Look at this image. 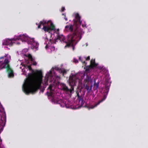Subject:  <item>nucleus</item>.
I'll use <instances>...</instances> for the list:
<instances>
[{
    "label": "nucleus",
    "instance_id": "1",
    "mask_svg": "<svg viewBox=\"0 0 148 148\" xmlns=\"http://www.w3.org/2000/svg\"><path fill=\"white\" fill-rule=\"evenodd\" d=\"M42 75L41 70H36L32 73L28 75L23 90L25 93L29 95L30 93H35L41 87L42 81Z\"/></svg>",
    "mask_w": 148,
    "mask_h": 148
},
{
    "label": "nucleus",
    "instance_id": "2",
    "mask_svg": "<svg viewBox=\"0 0 148 148\" xmlns=\"http://www.w3.org/2000/svg\"><path fill=\"white\" fill-rule=\"evenodd\" d=\"M81 34L77 31L75 32L73 35H70L69 36L68 38V42H66V45L65 46V48L70 47L72 46L73 50H74V44H76L81 39Z\"/></svg>",
    "mask_w": 148,
    "mask_h": 148
},
{
    "label": "nucleus",
    "instance_id": "3",
    "mask_svg": "<svg viewBox=\"0 0 148 148\" xmlns=\"http://www.w3.org/2000/svg\"><path fill=\"white\" fill-rule=\"evenodd\" d=\"M79 77L78 74H75L70 76L69 78V84L71 86V89H69L68 87L64 84H62V90L65 92H70L71 93L74 90V86L76 84L77 80H79Z\"/></svg>",
    "mask_w": 148,
    "mask_h": 148
},
{
    "label": "nucleus",
    "instance_id": "4",
    "mask_svg": "<svg viewBox=\"0 0 148 148\" xmlns=\"http://www.w3.org/2000/svg\"><path fill=\"white\" fill-rule=\"evenodd\" d=\"M49 21H47L46 20H43L40 21L38 24L37 23H36V25H38V28H40L41 25H43V28L42 29L45 32H48L50 33V32L52 30L55 31L56 29L55 27L54 24L52 23H51L50 25V27H47L46 26H44V25L46 24H48L49 22Z\"/></svg>",
    "mask_w": 148,
    "mask_h": 148
},
{
    "label": "nucleus",
    "instance_id": "5",
    "mask_svg": "<svg viewBox=\"0 0 148 148\" xmlns=\"http://www.w3.org/2000/svg\"><path fill=\"white\" fill-rule=\"evenodd\" d=\"M65 29L66 31L68 32H70L71 33V34L68 36V37L69 35L73 34L76 30H77L78 32H79L81 34V32L77 28H76L75 29H74V30L73 25L72 24L66 25L65 26Z\"/></svg>",
    "mask_w": 148,
    "mask_h": 148
},
{
    "label": "nucleus",
    "instance_id": "6",
    "mask_svg": "<svg viewBox=\"0 0 148 148\" xmlns=\"http://www.w3.org/2000/svg\"><path fill=\"white\" fill-rule=\"evenodd\" d=\"M97 65V64L95 62V59H92L90 61V64L89 65L84 67L85 71L86 72H88L90 69H93L96 67Z\"/></svg>",
    "mask_w": 148,
    "mask_h": 148
},
{
    "label": "nucleus",
    "instance_id": "7",
    "mask_svg": "<svg viewBox=\"0 0 148 148\" xmlns=\"http://www.w3.org/2000/svg\"><path fill=\"white\" fill-rule=\"evenodd\" d=\"M27 42L28 44L33 45L35 48H37L38 47V44L35 42L34 38H31L28 37Z\"/></svg>",
    "mask_w": 148,
    "mask_h": 148
},
{
    "label": "nucleus",
    "instance_id": "8",
    "mask_svg": "<svg viewBox=\"0 0 148 148\" xmlns=\"http://www.w3.org/2000/svg\"><path fill=\"white\" fill-rule=\"evenodd\" d=\"M6 69L8 72V77H13L14 76L13 71L10 68V66L9 65L7 66Z\"/></svg>",
    "mask_w": 148,
    "mask_h": 148
},
{
    "label": "nucleus",
    "instance_id": "9",
    "mask_svg": "<svg viewBox=\"0 0 148 148\" xmlns=\"http://www.w3.org/2000/svg\"><path fill=\"white\" fill-rule=\"evenodd\" d=\"M28 37L26 34L21 35L19 36L17 39H16V40L20 39L22 41H27Z\"/></svg>",
    "mask_w": 148,
    "mask_h": 148
},
{
    "label": "nucleus",
    "instance_id": "10",
    "mask_svg": "<svg viewBox=\"0 0 148 148\" xmlns=\"http://www.w3.org/2000/svg\"><path fill=\"white\" fill-rule=\"evenodd\" d=\"M28 37L26 34L21 35L19 36L17 39H16V40L20 39L22 41H27Z\"/></svg>",
    "mask_w": 148,
    "mask_h": 148
},
{
    "label": "nucleus",
    "instance_id": "11",
    "mask_svg": "<svg viewBox=\"0 0 148 148\" xmlns=\"http://www.w3.org/2000/svg\"><path fill=\"white\" fill-rule=\"evenodd\" d=\"M75 18L76 20H75L74 23L75 24H78L81 25L82 21L80 20V16L78 13H77L75 15Z\"/></svg>",
    "mask_w": 148,
    "mask_h": 148
},
{
    "label": "nucleus",
    "instance_id": "12",
    "mask_svg": "<svg viewBox=\"0 0 148 148\" xmlns=\"http://www.w3.org/2000/svg\"><path fill=\"white\" fill-rule=\"evenodd\" d=\"M16 39L15 38H12L11 40L8 39L5 40L3 43V44L4 45H12V40H15Z\"/></svg>",
    "mask_w": 148,
    "mask_h": 148
},
{
    "label": "nucleus",
    "instance_id": "13",
    "mask_svg": "<svg viewBox=\"0 0 148 148\" xmlns=\"http://www.w3.org/2000/svg\"><path fill=\"white\" fill-rule=\"evenodd\" d=\"M106 98V97L105 96L104 98L102 99L101 100L99 101L96 103L94 105H92L89 108V109H92L94 108L95 107H97L99 104L104 101Z\"/></svg>",
    "mask_w": 148,
    "mask_h": 148
},
{
    "label": "nucleus",
    "instance_id": "14",
    "mask_svg": "<svg viewBox=\"0 0 148 148\" xmlns=\"http://www.w3.org/2000/svg\"><path fill=\"white\" fill-rule=\"evenodd\" d=\"M57 39L59 40L60 41H63L64 42H65L66 43L67 42L65 41V39L64 36L63 35H59V34H58V35H57Z\"/></svg>",
    "mask_w": 148,
    "mask_h": 148
},
{
    "label": "nucleus",
    "instance_id": "15",
    "mask_svg": "<svg viewBox=\"0 0 148 148\" xmlns=\"http://www.w3.org/2000/svg\"><path fill=\"white\" fill-rule=\"evenodd\" d=\"M9 61L8 59H5V60L2 63V67L1 69H2L3 68H6V67L7 66H8L9 65L10 66L9 64Z\"/></svg>",
    "mask_w": 148,
    "mask_h": 148
},
{
    "label": "nucleus",
    "instance_id": "16",
    "mask_svg": "<svg viewBox=\"0 0 148 148\" xmlns=\"http://www.w3.org/2000/svg\"><path fill=\"white\" fill-rule=\"evenodd\" d=\"M84 86L85 89L87 90L88 92H90L92 90V86H90L88 84H84Z\"/></svg>",
    "mask_w": 148,
    "mask_h": 148
},
{
    "label": "nucleus",
    "instance_id": "17",
    "mask_svg": "<svg viewBox=\"0 0 148 148\" xmlns=\"http://www.w3.org/2000/svg\"><path fill=\"white\" fill-rule=\"evenodd\" d=\"M4 114H5L4 109L0 103V115L1 116L2 115H3Z\"/></svg>",
    "mask_w": 148,
    "mask_h": 148
},
{
    "label": "nucleus",
    "instance_id": "18",
    "mask_svg": "<svg viewBox=\"0 0 148 148\" xmlns=\"http://www.w3.org/2000/svg\"><path fill=\"white\" fill-rule=\"evenodd\" d=\"M99 82H97V83L95 82V83L94 84L93 89L95 90H97L99 87Z\"/></svg>",
    "mask_w": 148,
    "mask_h": 148
},
{
    "label": "nucleus",
    "instance_id": "19",
    "mask_svg": "<svg viewBox=\"0 0 148 148\" xmlns=\"http://www.w3.org/2000/svg\"><path fill=\"white\" fill-rule=\"evenodd\" d=\"M67 72V71L66 69H62L61 70H60V73H62V75L63 76H64L66 74Z\"/></svg>",
    "mask_w": 148,
    "mask_h": 148
},
{
    "label": "nucleus",
    "instance_id": "20",
    "mask_svg": "<svg viewBox=\"0 0 148 148\" xmlns=\"http://www.w3.org/2000/svg\"><path fill=\"white\" fill-rule=\"evenodd\" d=\"M58 40L56 39H55L54 40H53L51 39L49 40V42H50V44L51 45L52 44H56V42H57Z\"/></svg>",
    "mask_w": 148,
    "mask_h": 148
},
{
    "label": "nucleus",
    "instance_id": "21",
    "mask_svg": "<svg viewBox=\"0 0 148 148\" xmlns=\"http://www.w3.org/2000/svg\"><path fill=\"white\" fill-rule=\"evenodd\" d=\"M5 121H4L2 119H0V125L3 127H4L5 125Z\"/></svg>",
    "mask_w": 148,
    "mask_h": 148
},
{
    "label": "nucleus",
    "instance_id": "22",
    "mask_svg": "<svg viewBox=\"0 0 148 148\" xmlns=\"http://www.w3.org/2000/svg\"><path fill=\"white\" fill-rule=\"evenodd\" d=\"M85 81H86V82H89L91 81V79L90 77L87 76L86 78L85 79Z\"/></svg>",
    "mask_w": 148,
    "mask_h": 148
},
{
    "label": "nucleus",
    "instance_id": "23",
    "mask_svg": "<svg viewBox=\"0 0 148 148\" xmlns=\"http://www.w3.org/2000/svg\"><path fill=\"white\" fill-rule=\"evenodd\" d=\"M99 69L100 70H101L102 71H103L105 73L107 72V70L106 69L104 68L103 66H100L98 67Z\"/></svg>",
    "mask_w": 148,
    "mask_h": 148
},
{
    "label": "nucleus",
    "instance_id": "24",
    "mask_svg": "<svg viewBox=\"0 0 148 148\" xmlns=\"http://www.w3.org/2000/svg\"><path fill=\"white\" fill-rule=\"evenodd\" d=\"M27 57L31 61H33L34 60V59L32 58V55L30 54H27Z\"/></svg>",
    "mask_w": 148,
    "mask_h": 148
},
{
    "label": "nucleus",
    "instance_id": "25",
    "mask_svg": "<svg viewBox=\"0 0 148 148\" xmlns=\"http://www.w3.org/2000/svg\"><path fill=\"white\" fill-rule=\"evenodd\" d=\"M79 59L80 60L83 64H84L85 65H86V64H87L86 63V62L85 61H83V60L82 58L81 57H79Z\"/></svg>",
    "mask_w": 148,
    "mask_h": 148
},
{
    "label": "nucleus",
    "instance_id": "26",
    "mask_svg": "<svg viewBox=\"0 0 148 148\" xmlns=\"http://www.w3.org/2000/svg\"><path fill=\"white\" fill-rule=\"evenodd\" d=\"M84 99H81V100L79 101V103H80L82 105H84Z\"/></svg>",
    "mask_w": 148,
    "mask_h": 148
},
{
    "label": "nucleus",
    "instance_id": "27",
    "mask_svg": "<svg viewBox=\"0 0 148 148\" xmlns=\"http://www.w3.org/2000/svg\"><path fill=\"white\" fill-rule=\"evenodd\" d=\"M54 69H55V70L58 71L60 73V70H61L62 69L60 68L59 67H56L54 68Z\"/></svg>",
    "mask_w": 148,
    "mask_h": 148
},
{
    "label": "nucleus",
    "instance_id": "28",
    "mask_svg": "<svg viewBox=\"0 0 148 148\" xmlns=\"http://www.w3.org/2000/svg\"><path fill=\"white\" fill-rule=\"evenodd\" d=\"M78 99L79 100V101L81 100V99H83V96L81 95L80 96V97L78 98Z\"/></svg>",
    "mask_w": 148,
    "mask_h": 148
},
{
    "label": "nucleus",
    "instance_id": "29",
    "mask_svg": "<svg viewBox=\"0 0 148 148\" xmlns=\"http://www.w3.org/2000/svg\"><path fill=\"white\" fill-rule=\"evenodd\" d=\"M27 68L30 71H33V69L30 65H28L27 66Z\"/></svg>",
    "mask_w": 148,
    "mask_h": 148
},
{
    "label": "nucleus",
    "instance_id": "30",
    "mask_svg": "<svg viewBox=\"0 0 148 148\" xmlns=\"http://www.w3.org/2000/svg\"><path fill=\"white\" fill-rule=\"evenodd\" d=\"M50 45H51L50 44V42H48V43L47 44L46 46H45L46 49H47V48H48Z\"/></svg>",
    "mask_w": 148,
    "mask_h": 148
},
{
    "label": "nucleus",
    "instance_id": "31",
    "mask_svg": "<svg viewBox=\"0 0 148 148\" xmlns=\"http://www.w3.org/2000/svg\"><path fill=\"white\" fill-rule=\"evenodd\" d=\"M86 60V61L89 60L90 59V58L89 56H88L86 58H85Z\"/></svg>",
    "mask_w": 148,
    "mask_h": 148
},
{
    "label": "nucleus",
    "instance_id": "32",
    "mask_svg": "<svg viewBox=\"0 0 148 148\" xmlns=\"http://www.w3.org/2000/svg\"><path fill=\"white\" fill-rule=\"evenodd\" d=\"M52 88V86L51 85H50L49 86L48 88L49 89L51 90Z\"/></svg>",
    "mask_w": 148,
    "mask_h": 148
},
{
    "label": "nucleus",
    "instance_id": "33",
    "mask_svg": "<svg viewBox=\"0 0 148 148\" xmlns=\"http://www.w3.org/2000/svg\"><path fill=\"white\" fill-rule=\"evenodd\" d=\"M74 62H75V63L78 62V61L77 59L74 58Z\"/></svg>",
    "mask_w": 148,
    "mask_h": 148
},
{
    "label": "nucleus",
    "instance_id": "34",
    "mask_svg": "<svg viewBox=\"0 0 148 148\" xmlns=\"http://www.w3.org/2000/svg\"><path fill=\"white\" fill-rule=\"evenodd\" d=\"M65 8L64 7H62V8H61V11L62 12H63L65 10Z\"/></svg>",
    "mask_w": 148,
    "mask_h": 148
},
{
    "label": "nucleus",
    "instance_id": "35",
    "mask_svg": "<svg viewBox=\"0 0 148 148\" xmlns=\"http://www.w3.org/2000/svg\"><path fill=\"white\" fill-rule=\"evenodd\" d=\"M80 96L79 95V93L78 92H77V97H80Z\"/></svg>",
    "mask_w": 148,
    "mask_h": 148
},
{
    "label": "nucleus",
    "instance_id": "36",
    "mask_svg": "<svg viewBox=\"0 0 148 148\" xmlns=\"http://www.w3.org/2000/svg\"><path fill=\"white\" fill-rule=\"evenodd\" d=\"M47 37H46V38L45 39L46 42H47V41H48V39Z\"/></svg>",
    "mask_w": 148,
    "mask_h": 148
},
{
    "label": "nucleus",
    "instance_id": "37",
    "mask_svg": "<svg viewBox=\"0 0 148 148\" xmlns=\"http://www.w3.org/2000/svg\"><path fill=\"white\" fill-rule=\"evenodd\" d=\"M64 18L65 19V20H66V21H67V20H68L67 18H66L65 15H64Z\"/></svg>",
    "mask_w": 148,
    "mask_h": 148
},
{
    "label": "nucleus",
    "instance_id": "38",
    "mask_svg": "<svg viewBox=\"0 0 148 148\" xmlns=\"http://www.w3.org/2000/svg\"><path fill=\"white\" fill-rule=\"evenodd\" d=\"M106 90H108V91L109 89V88L108 86H106Z\"/></svg>",
    "mask_w": 148,
    "mask_h": 148
},
{
    "label": "nucleus",
    "instance_id": "39",
    "mask_svg": "<svg viewBox=\"0 0 148 148\" xmlns=\"http://www.w3.org/2000/svg\"><path fill=\"white\" fill-rule=\"evenodd\" d=\"M59 29H57L56 31L57 32V35H58V34H59Z\"/></svg>",
    "mask_w": 148,
    "mask_h": 148
},
{
    "label": "nucleus",
    "instance_id": "40",
    "mask_svg": "<svg viewBox=\"0 0 148 148\" xmlns=\"http://www.w3.org/2000/svg\"><path fill=\"white\" fill-rule=\"evenodd\" d=\"M52 72L51 71V70L50 71H49V74L50 75H51V74H52Z\"/></svg>",
    "mask_w": 148,
    "mask_h": 148
},
{
    "label": "nucleus",
    "instance_id": "41",
    "mask_svg": "<svg viewBox=\"0 0 148 148\" xmlns=\"http://www.w3.org/2000/svg\"><path fill=\"white\" fill-rule=\"evenodd\" d=\"M4 58V57H0V59H3Z\"/></svg>",
    "mask_w": 148,
    "mask_h": 148
},
{
    "label": "nucleus",
    "instance_id": "42",
    "mask_svg": "<svg viewBox=\"0 0 148 148\" xmlns=\"http://www.w3.org/2000/svg\"><path fill=\"white\" fill-rule=\"evenodd\" d=\"M33 64L34 65H36V63H33Z\"/></svg>",
    "mask_w": 148,
    "mask_h": 148
},
{
    "label": "nucleus",
    "instance_id": "43",
    "mask_svg": "<svg viewBox=\"0 0 148 148\" xmlns=\"http://www.w3.org/2000/svg\"><path fill=\"white\" fill-rule=\"evenodd\" d=\"M62 15H64H64H65V14H62Z\"/></svg>",
    "mask_w": 148,
    "mask_h": 148
},
{
    "label": "nucleus",
    "instance_id": "44",
    "mask_svg": "<svg viewBox=\"0 0 148 148\" xmlns=\"http://www.w3.org/2000/svg\"><path fill=\"white\" fill-rule=\"evenodd\" d=\"M51 95H52V94L51 93L50 94V95L51 96Z\"/></svg>",
    "mask_w": 148,
    "mask_h": 148
},
{
    "label": "nucleus",
    "instance_id": "45",
    "mask_svg": "<svg viewBox=\"0 0 148 148\" xmlns=\"http://www.w3.org/2000/svg\"><path fill=\"white\" fill-rule=\"evenodd\" d=\"M0 148H5L4 147H1Z\"/></svg>",
    "mask_w": 148,
    "mask_h": 148
},
{
    "label": "nucleus",
    "instance_id": "46",
    "mask_svg": "<svg viewBox=\"0 0 148 148\" xmlns=\"http://www.w3.org/2000/svg\"><path fill=\"white\" fill-rule=\"evenodd\" d=\"M53 49H55V47H53Z\"/></svg>",
    "mask_w": 148,
    "mask_h": 148
}]
</instances>
